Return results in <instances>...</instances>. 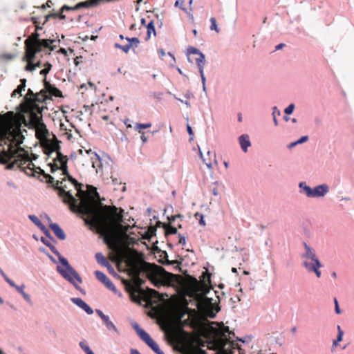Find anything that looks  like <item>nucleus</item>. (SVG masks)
<instances>
[{
  "label": "nucleus",
  "mask_w": 354,
  "mask_h": 354,
  "mask_svg": "<svg viewBox=\"0 0 354 354\" xmlns=\"http://www.w3.org/2000/svg\"><path fill=\"white\" fill-rule=\"evenodd\" d=\"M24 287H25L24 285H22L21 286H19V287H17V290L20 294H21V295L23 296L24 299L26 301L30 302L31 301L30 297L24 292Z\"/></svg>",
  "instance_id": "nucleus-35"
},
{
  "label": "nucleus",
  "mask_w": 354,
  "mask_h": 354,
  "mask_svg": "<svg viewBox=\"0 0 354 354\" xmlns=\"http://www.w3.org/2000/svg\"><path fill=\"white\" fill-rule=\"evenodd\" d=\"M126 39L129 41V44H131V48H137L140 44V40L137 37H127Z\"/></svg>",
  "instance_id": "nucleus-36"
},
{
  "label": "nucleus",
  "mask_w": 354,
  "mask_h": 354,
  "mask_svg": "<svg viewBox=\"0 0 354 354\" xmlns=\"http://www.w3.org/2000/svg\"><path fill=\"white\" fill-rule=\"evenodd\" d=\"M132 326L140 338L143 342H145V344L149 346L156 354H164V353L159 348L158 345L153 341V339L147 332H145L139 326L138 323L135 322Z\"/></svg>",
  "instance_id": "nucleus-7"
},
{
  "label": "nucleus",
  "mask_w": 354,
  "mask_h": 354,
  "mask_svg": "<svg viewBox=\"0 0 354 354\" xmlns=\"http://www.w3.org/2000/svg\"><path fill=\"white\" fill-rule=\"evenodd\" d=\"M239 143L241 149L244 152H246L248 148L250 146V141L248 135L243 134L239 137Z\"/></svg>",
  "instance_id": "nucleus-24"
},
{
  "label": "nucleus",
  "mask_w": 354,
  "mask_h": 354,
  "mask_svg": "<svg viewBox=\"0 0 354 354\" xmlns=\"http://www.w3.org/2000/svg\"><path fill=\"white\" fill-rule=\"evenodd\" d=\"M183 3V0H177L175 3L176 6H181Z\"/></svg>",
  "instance_id": "nucleus-61"
},
{
  "label": "nucleus",
  "mask_w": 354,
  "mask_h": 354,
  "mask_svg": "<svg viewBox=\"0 0 354 354\" xmlns=\"http://www.w3.org/2000/svg\"><path fill=\"white\" fill-rule=\"evenodd\" d=\"M50 228L53 230L55 236L61 239L64 240L66 238L65 233L62 230V229L59 226L57 223H50Z\"/></svg>",
  "instance_id": "nucleus-21"
},
{
  "label": "nucleus",
  "mask_w": 354,
  "mask_h": 354,
  "mask_svg": "<svg viewBox=\"0 0 354 354\" xmlns=\"http://www.w3.org/2000/svg\"><path fill=\"white\" fill-rule=\"evenodd\" d=\"M178 237H179V241H178L179 244H181L183 245H185V243H186L185 237L182 236L181 234H178Z\"/></svg>",
  "instance_id": "nucleus-55"
},
{
  "label": "nucleus",
  "mask_w": 354,
  "mask_h": 354,
  "mask_svg": "<svg viewBox=\"0 0 354 354\" xmlns=\"http://www.w3.org/2000/svg\"><path fill=\"white\" fill-rule=\"evenodd\" d=\"M115 48L121 49L124 53H128L129 50L131 49V44H127L124 46H122L118 43H115L114 45Z\"/></svg>",
  "instance_id": "nucleus-37"
},
{
  "label": "nucleus",
  "mask_w": 354,
  "mask_h": 354,
  "mask_svg": "<svg viewBox=\"0 0 354 354\" xmlns=\"http://www.w3.org/2000/svg\"><path fill=\"white\" fill-rule=\"evenodd\" d=\"M200 155L208 169H212V160H211L212 158H213V161L217 165V161L216 160V154L214 153H213L210 151H207V156H209V159L204 158L203 157V154L201 151H200Z\"/></svg>",
  "instance_id": "nucleus-22"
},
{
  "label": "nucleus",
  "mask_w": 354,
  "mask_h": 354,
  "mask_svg": "<svg viewBox=\"0 0 354 354\" xmlns=\"http://www.w3.org/2000/svg\"><path fill=\"white\" fill-rule=\"evenodd\" d=\"M95 275L96 278L102 283L104 284V286L109 288V290H112L114 292H117V289L115 286L113 285V283L111 282V281L101 271L97 270L95 272Z\"/></svg>",
  "instance_id": "nucleus-11"
},
{
  "label": "nucleus",
  "mask_w": 354,
  "mask_h": 354,
  "mask_svg": "<svg viewBox=\"0 0 354 354\" xmlns=\"http://www.w3.org/2000/svg\"><path fill=\"white\" fill-rule=\"evenodd\" d=\"M71 301L83 309L87 314L91 315L93 313L92 308L84 302L81 298H71Z\"/></svg>",
  "instance_id": "nucleus-19"
},
{
  "label": "nucleus",
  "mask_w": 354,
  "mask_h": 354,
  "mask_svg": "<svg viewBox=\"0 0 354 354\" xmlns=\"http://www.w3.org/2000/svg\"><path fill=\"white\" fill-rule=\"evenodd\" d=\"M272 115H273V121H274V125L277 126L278 125V121L277 120V115L278 116L280 115V111L277 109L276 106H274L273 108Z\"/></svg>",
  "instance_id": "nucleus-43"
},
{
  "label": "nucleus",
  "mask_w": 354,
  "mask_h": 354,
  "mask_svg": "<svg viewBox=\"0 0 354 354\" xmlns=\"http://www.w3.org/2000/svg\"><path fill=\"white\" fill-rule=\"evenodd\" d=\"M102 320L108 328H113L114 330H116L115 325L111 321L109 320V317L107 315H106V318L103 319Z\"/></svg>",
  "instance_id": "nucleus-40"
},
{
  "label": "nucleus",
  "mask_w": 354,
  "mask_h": 354,
  "mask_svg": "<svg viewBox=\"0 0 354 354\" xmlns=\"http://www.w3.org/2000/svg\"><path fill=\"white\" fill-rule=\"evenodd\" d=\"M200 75L201 76V80L203 85V89H205V77L204 75L203 70L201 68V71H199Z\"/></svg>",
  "instance_id": "nucleus-51"
},
{
  "label": "nucleus",
  "mask_w": 354,
  "mask_h": 354,
  "mask_svg": "<svg viewBox=\"0 0 354 354\" xmlns=\"http://www.w3.org/2000/svg\"><path fill=\"white\" fill-rule=\"evenodd\" d=\"M24 111L29 113V124L32 127L43 122L42 108L40 107L39 113L37 106L26 107Z\"/></svg>",
  "instance_id": "nucleus-8"
},
{
  "label": "nucleus",
  "mask_w": 354,
  "mask_h": 354,
  "mask_svg": "<svg viewBox=\"0 0 354 354\" xmlns=\"http://www.w3.org/2000/svg\"><path fill=\"white\" fill-rule=\"evenodd\" d=\"M66 160V162L67 163V156L63 155L62 153H58V156H56L53 159V162L49 164V166L50 167V171L53 173L58 169L61 170V167H62V160Z\"/></svg>",
  "instance_id": "nucleus-13"
},
{
  "label": "nucleus",
  "mask_w": 354,
  "mask_h": 354,
  "mask_svg": "<svg viewBox=\"0 0 354 354\" xmlns=\"http://www.w3.org/2000/svg\"><path fill=\"white\" fill-rule=\"evenodd\" d=\"M96 313L101 317L102 319L106 318V315L100 310H96Z\"/></svg>",
  "instance_id": "nucleus-58"
},
{
  "label": "nucleus",
  "mask_w": 354,
  "mask_h": 354,
  "mask_svg": "<svg viewBox=\"0 0 354 354\" xmlns=\"http://www.w3.org/2000/svg\"><path fill=\"white\" fill-rule=\"evenodd\" d=\"M39 36L37 31L28 36L24 41L25 50L29 51V53H33V52L39 53L44 48H48L50 51L55 49L56 46L53 45L55 42V39H40Z\"/></svg>",
  "instance_id": "nucleus-4"
},
{
  "label": "nucleus",
  "mask_w": 354,
  "mask_h": 354,
  "mask_svg": "<svg viewBox=\"0 0 354 354\" xmlns=\"http://www.w3.org/2000/svg\"><path fill=\"white\" fill-rule=\"evenodd\" d=\"M29 219L32 221L37 227H40L41 230H44L45 227L41 222V221L35 215H29Z\"/></svg>",
  "instance_id": "nucleus-34"
},
{
  "label": "nucleus",
  "mask_w": 354,
  "mask_h": 354,
  "mask_svg": "<svg viewBox=\"0 0 354 354\" xmlns=\"http://www.w3.org/2000/svg\"><path fill=\"white\" fill-rule=\"evenodd\" d=\"M30 20L35 26V31L38 32V30H41L43 28V27L40 26L41 23L40 21H39L37 17H32Z\"/></svg>",
  "instance_id": "nucleus-38"
},
{
  "label": "nucleus",
  "mask_w": 354,
  "mask_h": 354,
  "mask_svg": "<svg viewBox=\"0 0 354 354\" xmlns=\"http://www.w3.org/2000/svg\"><path fill=\"white\" fill-rule=\"evenodd\" d=\"M294 109L295 105L293 104H290L287 108H286L284 111L287 115H290L293 112Z\"/></svg>",
  "instance_id": "nucleus-48"
},
{
  "label": "nucleus",
  "mask_w": 354,
  "mask_h": 354,
  "mask_svg": "<svg viewBox=\"0 0 354 354\" xmlns=\"http://www.w3.org/2000/svg\"><path fill=\"white\" fill-rule=\"evenodd\" d=\"M0 274H1V276L3 277V279L5 280L8 277L1 268H0Z\"/></svg>",
  "instance_id": "nucleus-62"
},
{
  "label": "nucleus",
  "mask_w": 354,
  "mask_h": 354,
  "mask_svg": "<svg viewBox=\"0 0 354 354\" xmlns=\"http://www.w3.org/2000/svg\"><path fill=\"white\" fill-rule=\"evenodd\" d=\"M304 248L306 252L302 256L305 259L303 266L308 272H315L316 276L319 278L321 277L319 268L322 266L316 255L315 250L306 243H304Z\"/></svg>",
  "instance_id": "nucleus-5"
},
{
  "label": "nucleus",
  "mask_w": 354,
  "mask_h": 354,
  "mask_svg": "<svg viewBox=\"0 0 354 354\" xmlns=\"http://www.w3.org/2000/svg\"><path fill=\"white\" fill-rule=\"evenodd\" d=\"M187 129L188 133L190 136H192L193 135V131H192V127L189 124L187 125Z\"/></svg>",
  "instance_id": "nucleus-60"
},
{
  "label": "nucleus",
  "mask_w": 354,
  "mask_h": 354,
  "mask_svg": "<svg viewBox=\"0 0 354 354\" xmlns=\"http://www.w3.org/2000/svg\"><path fill=\"white\" fill-rule=\"evenodd\" d=\"M57 17H59L61 19H64L66 18L65 15H64L60 10L58 13L51 12L45 16V19L42 23V25H44L46 23H47L50 19H56Z\"/></svg>",
  "instance_id": "nucleus-26"
},
{
  "label": "nucleus",
  "mask_w": 354,
  "mask_h": 354,
  "mask_svg": "<svg viewBox=\"0 0 354 354\" xmlns=\"http://www.w3.org/2000/svg\"><path fill=\"white\" fill-rule=\"evenodd\" d=\"M210 22H211L210 29L212 30H215L216 32H219V28L217 26V24H216V21L215 18L212 17L210 19Z\"/></svg>",
  "instance_id": "nucleus-42"
},
{
  "label": "nucleus",
  "mask_w": 354,
  "mask_h": 354,
  "mask_svg": "<svg viewBox=\"0 0 354 354\" xmlns=\"http://www.w3.org/2000/svg\"><path fill=\"white\" fill-rule=\"evenodd\" d=\"M189 53L192 54H195L196 55H198V53H201L198 49L195 48H191L190 49H189Z\"/></svg>",
  "instance_id": "nucleus-57"
},
{
  "label": "nucleus",
  "mask_w": 354,
  "mask_h": 354,
  "mask_svg": "<svg viewBox=\"0 0 354 354\" xmlns=\"http://www.w3.org/2000/svg\"><path fill=\"white\" fill-rule=\"evenodd\" d=\"M125 263L128 268V274L133 279L140 280V275L141 272H145L147 277L156 287H159L163 284V280L171 281L176 277L174 274L166 272L160 266L151 264L132 256L127 258Z\"/></svg>",
  "instance_id": "nucleus-2"
},
{
  "label": "nucleus",
  "mask_w": 354,
  "mask_h": 354,
  "mask_svg": "<svg viewBox=\"0 0 354 354\" xmlns=\"http://www.w3.org/2000/svg\"><path fill=\"white\" fill-rule=\"evenodd\" d=\"M334 303H335V312H336L337 314H339L341 311H340V309H339V307L338 301H337L336 298H335V299H334Z\"/></svg>",
  "instance_id": "nucleus-54"
},
{
  "label": "nucleus",
  "mask_w": 354,
  "mask_h": 354,
  "mask_svg": "<svg viewBox=\"0 0 354 354\" xmlns=\"http://www.w3.org/2000/svg\"><path fill=\"white\" fill-rule=\"evenodd\" d=\"M49 72L46 68H44L40 71V74L42 75H46Z\"/></svg>",
  "instance_id": "nucleus-63"
},
{
  "label": "nucleus",
  "mask_w": 354,
  "mask_h": 354,
  "mask_svg": "<svg viewBox=\"0 0 354 354\" xmlns=\"http://www.w3.org/2000/svg\"><path fill=\"white\" fill-rule=\"evenodd\" d=\"M47 99H48V96L47 95L46 91L44 88L35 94V97L34 98V104H37L36 102H44Z\"/></svg>",
  "instance_id": "nucleus-25"
},
{
  "label": "nucleus",
  "mask_w": 354,
  "mask_h": 354,
  "mask_svg": "<svg viewBox=\"0 0 354 354\" xmlns=\"http://www.w3.org/2000/svg\"><path fill=\"white\" fill-rule=\"evenodd\" d=\"M33 128L35 129L36 137L38 139L44 140L48 138L49 132L44 122L35 126Z\"/></svg>",
  "instance_id": "nucleus-14"
},
{
  "label": "nucleus",
  "mask_w": 354,
  "mask_h": 354,
  "mask_svg": "<svg viewBox=\"0 0 354 354\" xmlns=\"http://www.w3.org/2000/svg\"><path fill=\"white\" fill-rule=\"evenodd\" d=\"M139 133L141 134V136H140V138L142 141L143 143H145L147 142L148 140V138L145 135V132L144 131H142L141 130H139Z\"/></svg>",
  "instance_id": "nucleus-52"
},
{
  "label": "nucleus",
  "mask_w": 354,
  "mask_h": 354,
  "mask_svg": "<svg viewBox=\"0 0 354 354\" xmlns=\"http://www.w3.org/2000/svg\"><path fill=\"white\" fill-rule=\"evenodd\" d=\"M299 188L301 189V192L305 194L308 197H310L312 189L306 185V184L304 182H301L299 185Z\"/></svg>",
  "instance_id": "nucleus-31"
},
{
  "label": "nucleus",
  "mask_w": 354,
  "mask_h": 354,
  "mask_svg": "<svg viewBox=\"0 0 354 354\" xmlns=\"http://www.w3.org/2000/svg\"><path fill=\"white\" fill-rule=\"evenodd\" d=\"M328 192V187L326 185H321L312 189L311 198L324 196Z\"/></svg>",
  "instance_id": "nucleus-16"
},
{
  "label": "nucleus",
  "mask_w": 354,
  "mask_h": 354,
  "mask_svg": "<svg viewBox=\"0 0 354 354\" xmlns=\"http://www.w3.org/2000/svg\"><path fill=\"white\" fill-rule=\"evenodd\" d=\"M61 171H62L63 175L66 176L68 180L74 185L75 188L80 187V183H79L76 179L70 175L68 170V166L66 165V160H62V167H61Z\"/></svg>",
  "instance_id": "nucleus-17"
},
{
  "label": "nucleus",
  "mask_w": 354,
  "mask_h": 354,
  "mask_svg": "<svg viewBox=\"0 0 354 354\" xmlns=\"http://www.w3.org/2000/svg\"><path fill=\"white\" fill-rule=\"evenodd\" d=\"M80 347L84 350L86 354H94L90 348L86 345L83 342H80Z\"/></svg>",
  "instance_id": "nucleus-44"
},
{
  "label": "nucleus",
  "mask_w": 354,
  "mask_h": 354,
  "mask_svg": "<svg viewBox=\"0 0 354 354\" xmlns=\"http://www.w3.org/2000/svg\"><path fill=\"white\" fill-rule=\"evenodd\" d=\"M59 260L64 268L57 266V271L68 281L75 285V280L78 283H82V279L79 274L71 266L68 261L64 257L59 256Z\"/></svg>",
  "instance_id": "nucleus-6"
},
{
  "label": "nucleus",
  "mask_w": 354,
  "mask_h": 354,
  "mask_svg": "<svg viewBox=\"0 0 354 354\" xmlns=\"http://www.w3.org/2000/svg\"><path fill=\"white\" fill-rule=\"evenodd\" d=\"M53 5V3L51 0H48L46 3L43 4L41 7H39V8L44 10L46 8H50Z\"/></svg>",
  "instance_id": "nucleus-49"
},
{
  "label": "nucleus",
  "mask_w": 354,
  "mask_h": 354,
  "mask_svg": "<svg viewBox=\"0 0 354 354\" xmlns=\"http://www.w3.org/2000/svg\"><path fill=\"white\" fill-rule=\"evenodd\" d=\"M222 336L223 337H226V335H225V333H229L230 334V329H229V327L228 326H223V328H222Z\"/></svg>",
  "instance_id": "nucleus-50"
},
{
  "label": "nucleus",
  "mask_w": 354,
  "mask_h": 354,
  "mask_svg": "<svg viewBox=\"0 0 354 354\" xmlns=\"http://www.w3.org/2000/svg\"><path fill=\"white\" fill-rule=\"evenodd\" d=\"M35 94L36 93H34V92L30 88L28 90L27 94L25 96V100L26 102V107L37 106V109L39 113L40 106L37 104H34V98L35 97Z\"/></svg>",
  "instance_id": "nucleus-20"
},
{
  "label": "nucleus",
  "mask_w": 354,
  "mask_h": 354,
  "mask_svg": "<svg viewBox=\"0 0 354 354\" xmlns=\"http://www.w3.org/2000/svg\"><path fill=\"white\" fill-rule=\"evenodd\" d=\"M147 292H148V294H149V297L150 298H152V297H157L158 298L159 297V292L153 289H150L149 288L147 290Z\"/></svg>",
  "instance_id": "nucleus-46"
},
{
  "label": "nucleus",
  "mask_w": 354,
  "mask_h": 354,
  "mask_svg": "<svg viewBox=\"0 0 354 354\" xmlns=\"http://www.w3.org/2000/svg\"><path fill=\"white\" fill-rule=\"evenodd\" d=\"M11 287H13L15 288L16 290H17V287H19L18 286H17L13 281H12L10 279H9L8 277L5 280Z\"/></svg>",
  "instance_id": "nucleus-53"
},
{
  "label": "nucleus",
  "mask_w": 354,
  "mask_h": 354,
  "mask_svg": "<svg viewBox=\"0 0 354 354\" xmlns=\"http://www.w3.org/2000/svg\"><path fill=\"white\" fill-rule=\"evenodd\" d=\"M194 217L196 218V219H198L199 220V223L200 225H203V226H205V221L204 220V216L201 213H196L194 214Z\"/></svg>",
  "instance_id": "nucleus-45"
},
{
  "label": "nucleus",
  "mask_w": 354,
  "mask_h": 354,
  "mask_svg": "<svg viewBox=\"0 0 354 354\" xmlns=\"http://www.w3.org/2000/svg\"><path fill=\"white\" fill-rule=\"evenodd\" d=\"M20 83L21 84L17 86V88L16 89H15L14 91L12 92V97H15L17 94L21 95V91L25 90L26 80L21 79Z\"/></svg>",
  "instance_id": "nucleus-28"
},
{
  "label": "nucleus",
  "mask_w": 354,
  "mask_h": 354,
  "mask_svg": "<svg viewBox=\"0 0 354 354\" xmlns=\"http://www.w3.org/2000/svg\"><path fill=\"white\" fill-rule=\"evenodd\" d=\"M44 67H45L44 68L47 69V71L49 72L51 70L52 64H50L49 62H46L44 64Z\"/></svg>",
  "instance_id": "nucleus-59"
},
{
  "label": "nucleus",
  "mask_w": 354,
  "mask_h": 354,
  "mask_svg": "<svg viewBox=\"0 0 354 354\" xmlns=\"http://www.w3.org/2000/svg\"><path fill=\"white\" fill-rule=\"evenodd\" d=\"M171 341L182 354H206L205 351L200 348L205 346V342L198 334H191L181 330L179 333L171 334Z\"/></svg>",
  "instance_id": "nucleus-3"
},
{
  "label": "nucleus",
  "mask_w": 354,
  "mask_h": 354,
  "mask_svg": "<svg viewBox=\"0 0 354 354\" xmlns=\"http://www.w3.org/2000/svg\"><path fill=\"white\" fill-rule=\"evenodd\" d=\"M227 342L228 339L227 337H215L212 341L208 342L207 348L209 349L221 351L224 349Z\"/></svg>",
  "instance_id": "nucleus-10"
},
{
  "label": "nucleus",
  "mask_w": 354,
  "mask_h": 354,
  "mask_svg": "<svg viewBox=\"0 0 354 354\" xmlns=\"http://www.w3.org/2000/svg\"><path fill=\"white\" fill-rule=\"evenodd\" d=\"M195 59L196 63L198 66V71H201V68L203 70L205 65V55L201 53H198V55Z\"/></svg>",
  "instance_id": "nucleus-30"
},
{
  "label": "nucleus",
  "mask_w": 354,
  "mask_h": 354,
  "mask_svg": "<svg viewBox=\"0 0 354 354\" xmlns=\"http://www.w3.org/2000/svg\"><path fill=\"white\" fill-rule=\"evenodd\" d=\"M151 127V123H150V122L146 123V124L137 123L135 125V129L138 130L139 131V130H140L141 129H148Z\"/></svg>",
  "instance_id": "nucleus-41"
},
{
  "label": "nucleus",
  "mask_w": 354,
  "mask_h": 354,
  "mask_svg": "<svg viewBox=\"0 0 354 354\" xmlns=\"http://www.w3.org/2000/svg\"><path fill=\"white\" fill-rule=\"evenodd\" d=\"M92 7H95L93 0H87L85 1L78 3L77 5H75V8H78V10L82 8H88Z\"/></svg>",
  "instance_id": "nucleus-32"
},
{
  "label": "nucleus",
  "mask_w": 354,
  "mask_h": 354,
  "mask_svg": "<svg viewBox=\"0 0 354 354\" xmlns=\"http://www.w3.org/2000/svg\"><path fill=\"white\" fill-rule=\"evenodd\" d=\"M37 53H38L33 52V53H29V51L25 50L24 60L27 62V65L25 67L26 71L32 72L36 69L34 62L36 58Z\"/></svg>",
  "instance_id": "nucleus-12"
},
{
  "label": "nucleus",
  "mask_w": 354,
  "mask_h": 354,
  "mask_svg": "<svg viewBox=\"0 0 354 354\" xmlns=\"http://www.w3.org/2000/svg\"><path fill=\"white\" fill-rule=\"evenodd\" d=\"M25 121L24 115L8 111L1 115L0 124L1 145H8V149H3L0 153V162L7 164V169H19L30 176L37 177L41 181L52 184L55 190L58 191V195L63 198L65 203L69 205L70 209L73 212L83 214L82 218L85 223L90 226L91 230H95L103 238L104 243L114 253L111 257L113 261L121 262L124 253L120 247L119 232L123 230L121 223L123 221V209L115 205H103L100 202L99 194L94 189L93 196H87L86 192L82 189V184L77 191V196L82 198L78 201L66 191L62 181L54 180L50 174H46L40 167H36L30 158L28 152L21 145L24 136L21 127Z\"/></svg>",
  "instance_id": "nucleus-1"
},
{
  "label": "nucleus",
  "mask_w": 354,
  "mask_h": 354,
  "mask_svg": "<svg viewBox=\"0 0 354 354\" xmlns=\"http://www.w3.org/2000/svg\"><path fill=\"white\" fill-rule=\"evenodd\" d=\"M337 330H338V335L337 337V339L333 342V345L336 346L338 342H341L342 340V337L344 335L343 331L342 330L339 326H337Z\"/></svg>",
  "instance_id": "nucleus-39"
},
{
  "label": "nucleus",
  "mask_w": 354,
  "mask_h": 354,
  "mask_svg": "<svg viewBox=\"0 0 354 354\" xmlns=\"http://www.w3.org/2000/svg\"><path fill=\"white\" fill-rule=\"evenodd\" d=\"M95 259L99 264L105 266L107 268H111V270L113 272L114 271V269L112 267V266L110 264V263L102 253H97L95 254Z\"/></svg>",
  "instance_id": "nucleus-23"
},
{
  "label": "nucleus",
  "mask_w": 354,
  "mask_h": 354,
  "mask_svg": "<svg viewBox=\"0 0 354 354\" xmlns=\"http://www.w3.org/2000/svg\"><path fill=\"white\" fill-rule=\"evenodd\" d=\"M133 280H134L136 284L137 285L138 288L133 287L127 280L124 279L123 280V283L127 287L130 288L131 289H132L135 292H142V290L139 287L142 284V279H140V280H136V279H133Z\"/></svg>",
  "instance_id": "nucleus-29"
},
{
  "label": "nucleus",
  "mask_w": 354,
  "mask_h": 354,
  "mask_svg": "<svg viewBox=\"0 0 354 354\" xmlns=\"http://www.w3.org/2000/svg\"><path fill=\"white\" fill-rule=\"evenodd\" d=\"M164 228L165 230L166 235L168 234H176L177 233V229L175 227L171 226L169 224H164Z\"/></svg>",
  "instance_id": "nucleus-33"
},
{
  "label": "nucleus",
  "mask_w": 354,
  "mask_h": 354,
  "mask_svg": "<svg viewBox=\"0 0 354 354\" xmlns=\"http://www.w3.org/2000/svg\"><path fill=\"white\" fill-rule=\"evenodd\" d=\"M78 10V8H75V6L74 7H71V6H66V5H64L63 6L61 9H60V11L63 14V12L64 11H68V10Z\"/></svg>",
  "instance_id": "nucleus-47"
},
{
  "label": "nucleus",
  "mask_w": 354,
  "mask_h": 354,
  "mask_svg": "<svg viewBox=\"0 0 354 354\" xmlns=\"http://www.w3.org/2000/svg\"><path fill=\"white\" fill-rule=\"evenodd\" d=\"M44 88L46 91L47 94L55 97H62V91L56 88L54 85H52L48 82H47L46 78L44 79Z\"/></svg>",
  "instance_id": "nucleus-15"
},
{
  "label": "nucleus",
  "mask_w": 354,
  "mask_h": 354,
  "mask_svg": "<svg viewBox=\"0 0 354 354\" xmlns=\"http://www.w3.org/2000/svg\"><path fill=\"white\" fill-rule=\"evenodd\" d=\"M86 152L88 154H91V162H92V167L96 169V171H97L98 169H100L102 167V161L100 157L95 153L93 152L91 149L86 150Z\"/></svg>",
  "instance_id": "nucleus-18"
},
{
  "label": "nucleus",
  "mask_w": 354,
  "mask_h": 354,
  "mask_svg": "<svg viewBox=\"0 0 354 354\" xmlns=\"http://www.w3.org/2000/svg\"><path fill=\"white\" fill-rule=\"evenodd\" d=\"M308 140V137L307 136H302L300 139H299L297 141L298 144H301L305 142H306Z\"/></svg>",
  "instance_id": "nucleus-56"
},
{
  "label": "nucleus",
  "mask_w": 354,
  "mask_h": 354,
  "mask_svg": "<svg viewBox=\"0 0 354 354\" xmlns=\"http://www.w3.org/2000/svg\"><path fill=\"white\" fill-rule=\"evenodd\" d=\"M43 147L44 151L46 154L50 156L53 152H56L57 156H58V153H61L60 151V145L59 142L55 137L53 136V140H50L48 138L44 140Z\"/></svg>",
  "instance_id": "nucleus-9"
},
{
  "label": "nucleus",
  "mask_w": 354,
  "mask_h": 354,
  "mask_svg": "<svg viewBox=\"0 0 354 354\" xmlns=\"http://www.w3.org/2000/svg\"><path fill=\"white\" fill-rule=\"evenodd\" d=\"M146 27L147 30L146 40H148L151 37V35L153 36L156 35L153 21H151L147 25H146Z\"/></svg>",
  "instance_id": "nucleus-27"
},
{
  "label": "nucleus",
  "mask_w": 354,
  "mask_h": 354,
  "mask_svg": "<svg viewBox=\"0 0 354 354\" xmlns=\"http://www.w3.org/2000/svg\"><path fill=\"white\" fill-rule=\"evenodd\" d=\"M131 354H141V353L136 349H131Z\"/></svg>",
  "instance_id": "nucleus-64"
}]
</instances>
